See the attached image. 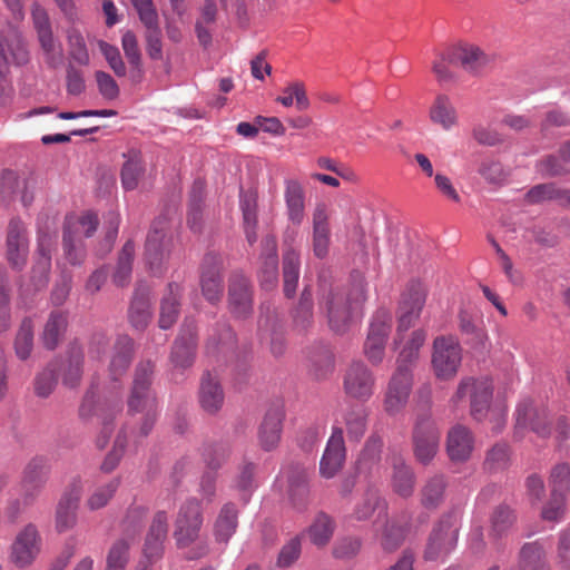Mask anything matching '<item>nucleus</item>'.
<instances>
[{"instance_id": "14", "label": "nucleus", "mask_w": 570, "mask_h": 570, "mask_svg": "<svg viewBox=\"0 0 570 570\" xmlns=\"http://www.w3.org/2000/svg\"><path fill=\"white\" fill-rule=\"evenodd\" d=\"M440 431L430 419H421L415 423L413 430V450L416 460L426 465L439 451Z\"/></svg>"}, {"instance_id": "63", "label": "nucleus", "mask_w": 570, "mask_h": 570, "mask_svg": "<svg viewBox=\"0 0 570 570\" xmlns=\"http://www.w3.org/2000/svg\"><path fill=\"white\" fill-rule=\"evenodd\" d=\"M451 47L436 55L432 70L440 82H449L454 79L451 66H458L455 59L450 58Z\"/></svg>"}, {"instance_id": "5", "label": "nucleus", "mask_w": 570, "mask_h": 570, "mask_svg": "<svg viewBox=\"0 0 570 570\" xmlns=\"http://www.w3.org/2000/svg\"><path fill=\"white\" fill-rule=\"evenodd\" d=\"M98 227V217L92 212L78 216L68 215L63 226V252L71 265H80L85 258L82 237H91Z\"/></svg>"}, {"instance_id": "15", "label": "nucleus", "mask_w": 570, "mask_h": 570, "mask_svg": "<svg viewBox=\"0 0 570 570\" xmlns=\"http://www.w3.org/2000/svg\"><path fill=\"white\" fill-rule=\"evenodd\" d=\"M40 551V535L36 525L29 523L21 529L10 550V560L19 568L30 566Z\"/></svg>"}, {"instance_id": "60", "label": "nucleus", "mask_w": 570, "mask_h": 570, "mask_svg": "<svg viewBox=\"0 0 570 570\" xmlns=\"http://www.w3.org/2000/svg\"><path fill=\"white\" fill-rule=\"evenodd\" d=\"M129 560V542L119 539L110 547L107 554V570H125Z\"/></svg>"}, {"instance_id": "50", "label": "nucleus", "mask_w": 570, "mask_h": 570, "mask_svg": "<svg viewBox=\"0 0 570 570\" xmlns=\"http://www.w3.org/2000/svg\"><path fill=\"white\" fill-rule=\"evenodd\" d=\"M368 410L361 405L352 406L345 414V425L348 438L361 440L367 428Z\"/></svg>"}, {"instance_id": "35", "label": "nucleus", "mask_w": 570, "mask_h": 570, "mask_svg": "<svg viewBox=\"0 0 570 570\" xmlns=\"http://www.w3.org/2000/svg\"><path fill=\"white\" fill-rule=\"evenodd\" d=\"M145 2V28L148 35V53L153 60H159L160 65L167 72V62L163 59L160 31L157 28V13L153 7V0H144Z\"/></svg>"}, {"instance_id": "55", "label": "nucleus", "mask_w": 570, "mask_h": 570, "mask_svg": "<svg viewBox=\"0 0 570 570\" xmlns=\"http://www.w3.org/2000/svg\"><path fill=\"white\" fill-rule=\"evenodd\" d=\"M405 534L406 529L403 525L394 520L386 521L381 534L380 544L385 552H394L403 543Z\"/></svg>"}, {"instance_id": "39", "label": "nucleus", "mask_w": 570, "mask_h": 570, "mask_svg": "<svg viewBox=\"0 0 570 570\" xmlns=\"http://www.w3.org/2000/svg\"><path fill=\"white\" fill-rule=\"evenodd\" d=\"M392 466L393 491L402 498L411 497L415 484V476L412 469L405 464L402 458H394Z\"/></svg>"}, {"instance_id": "29", "label": "nucleus", "mask_w": 570, "mask_h": 570, "mask_svg": "<svg viewBox=\"0 0 570 570\" xmlns=\"http://www.w3.org/2000/svg\"><path fill=\"white\" fill-rule=\"evenodd\" d=\"M259 281L265 289H273L278 282V257L275 237L266 236L263 239L262 266Z\"/></svg>"}, {"instance_id": "46", "label": "nucleus", "mask_w": 570, "mask_h": 570, "mask_svg": "<svg viewBox=\"0 0 570 570\" xmlns=\"http://www.w3.org/2000/svg\"><path fill=\"white\" fill-rule=\"evenodd\" d=\"M18 197L23 206L32 203L33 194L29 190L28 180H0V202L9 204Z\"/></svg>"}, {"instance_id": "20", "label": "nucleus", "mask_w": 570, "mask_h": 570, "mask_svg": "<svg viewBox=\"0 0 570 570\" xmlns=\"http://www.w3.org/2000/svg\"><path fill=\"white\" fill-rule=\"evenodd\" d=\"M167 537V513L164 511H158L153 517L145 535V560L154 563L163 558Z\"/></svg>"}, {"instance_id": "30", "label": "nucleus", "mask_w": 570, "mask_h": 570, "mask_svg": "<svg viewBox=\"0 0 570 570\" xmlns=\"http://www.w3.org/2000/svg\"><path fill=\"white\" fill-rule=\"evenodd\" d=\"M200 285L203 295L207 301L215 303L220 299L223 295V283L217 256L210 254L205 257Z\"/></svg>"}, {"instance_id": "44", "label": "nucleus", "mask_w": 570, "mask_h": 570, "mask_svg": "<svg viewBox=\"0 0 570 570\" xmlns=\"http://www.w3.org/2000/svg\"><path fill=\"white\" fill-rule=\"evenodd\" d=\"M180 287L178 284L168 285V294L163 298L160 306L159 326L167 330L174 325L178 316Z\"/></svg>"}, {"instance_id": "22", "label": "nucleus", "mask_w": 570, "mask_h": 570, "mask_svg": "<svg viewBox=\"0 0 570 570\" xmlns=\"http://www.w3.org/2000/svg\"><path fill=\"white\" fill-rule=\"evenodd\" d=\"M346 458V448L344 443L343 430L333 429L332 435L327 441L325 451L320 462V473L325 479L334 478L343 468Z\"/></svg>"}, {"instance_id": "59", "label": "nucleus", "mask_w": 570, "mask_h": 570, "mask_svg": "<svg viewBox=\"0 0 570 570\" xmlns=\"http://www.w3.org/2000/svg\"><path fill=\"white\" fill-rule=\"evenodd\" d=\"M119 488V480L114 479L94 490L87 500V507L91 511L102 509L108 504Z\"/></svg>"}, {"instance_id": "37", "label": "nucleus", "mask_w": 570, "mask_h": 570, "mask_svg": "<svg viewBox=\"0 0 570 570\" xmlns=\"http://www.w3.org/2000/svg\"><path fill=\"white\" fill-rule=\"evenodd\" d=\"M446 487L444 475L435 474L429 478L420 491L421 504L429 510L439 508L445 499Z\"/></svg>"}, {"instance_id": "7", "label": "nucleus", "mask_w": 570, "mask_h": 570, "mask_svg": "<svg viewBox=\"0 0 570 570\" xmlns=\"http://www.w3.org/2000/svg\"><path fill=\"white\" fill-rule=\"evenodd\" d=\"M118 410L119 406L116 403L100 397L95 385L87 390L79 407V416L83 421L97 417L101 423V432L96 439V444L99 449H104L109 442L112 433V421Z\"/></svg>"}, {"instance_id": "4", "label": "nucleus", "mask_w": 570, "mask_h": 570, "mask_svg": "<svg viewBox=\"0 0 570 570\" xmlns=\"http://www.w3.org/2000/svg\"><path fill=\"white\" fill-rule=\"evenodd\" d=\"M37 232V253L36 262L31 269V284L27 287L21 286L20 291L22 294L40 291L48 284L51 269V253L57 232L56 218L47 214L39 215Z\"/></svg>"}, {"instance_id": "43", "label": "nucleus", "mask_w": 570, "mask_h": 570, "mask_svg": "<svg viewBox=\"0 0 570 570\" xmlns=\"http://www.w3.org/2000/svg\"><path fill=\"white\" fill-rule=\"evenodd\" d=\"M299 254L294 249H288L283 256V279L284 294L292 297L296 291L299 277Z\"/></svg>"}, {"instance_id": "13", "label": "nucleus", "mask_w": 570, "mask_h": 570, "mask_svg": "<svg viewBox=\"0 0 570 570\" xmlns=\"http://www.w3.org/2000/svg\"><path fill=\"white\" fill-rule=\"evenodd\" d=\"M413 385L411 371L396 367L391 376L383 400L384 411L389 415L400 413L406 405Z\"/></svg>"}, {"instance_id": "57", "label": "nucleus", "mask_w": 570, "mask_h": 570, "mask_svg": "<svg viewBox=\"0 0 570 570\" xmlns=\"http://www.w3.org/2000/svg\"><path fill=\"white\" fill-rule=\"evenodd\" d=\"M276 101L282 104L284 107L295 106L298 110H306L309 107V100L307 98L305 87L303 82L295 81L289 83L283 89V95L276 98Z\"/></svg>"}, {"instance_id": "19", "label": "nucleus", "mask_w": 570, "mask_h": 570, "mask_svg": "<svg viewBox=\"0 0 570 570\" xmlns=\"http://www.w3.org/2000/svg\"><path fill=\"white\" fill-rule=\"evenodd\" d=\"M284 419L285 412L281 405H273L266 411L257 429L258 445L263 451L271 452L278 446Z\"/></svg>"}, {"instance_id": "61", "label": "nucleus", "mask_w": 570, "mask_h": 570, "mask_svg": "<svg viewBox=\"0 0 570 570\" xmlns=\"http://www.w3.org/2000/svg\"><path fill=\"white\" fill-rule=\"evenodd\" d=\"M381 504H384V502L381 500L377 490L371 488L356 504L354 517L360 521L367 520Z\"/></svg>"}, {"instance_id": "25", "label": "nucleus", "mask_w": 570, "mask_h": 570, "mask_svg": "<svg viewBox=\"0 0 570 570\" xmlns=\"http://www.w3.org/2000/svg\"><path fill=\"white\" fill-rule=\"evenodd\" d=\"M450 58L455 59L458 66L472 75L480 73L491 62L489 55L471 43L451 47Z\"/></svg>"}, {"instance_id": "16", "label": "nucleus", "mask_w": 570, "mask_h": 570, "mask_svg": "<svg viewBox=\"0 0 570 570\" xmlns=\"http://www.w3.org/2000/svg\"><path fill=\"white\" fill-rule=\"evenodd\" d=\"M197 328L194 318H186L174 343L170 360L175 367H189L195 360Z\"/></svg>"}, {"instance_id": "23", "label": "nucleus", "mask_w": 570, "mask_h": 570, "mask_svg": "<svg viewBox=\"0 0 570 570\" xmlns=\"http://www.w3.org/2000/svg\"><path fill=\"white\" fill-rule=\"evenodd\" d=\"M517 429L530 428L539 436L550 435L551 429L548 424V411L544 407L538 409L530 400L522 401L515 410Z\"/></svg>"}, {"instance_id": "10", "label": "nucleus", "mask_w": 570, "mask_h": 570, "mask_svg": "<svg viewBox=\"0 0 570 570\" xmlns=\"http://www.w3.org/2000/svg\"><path fill=\"white\" fill-rule=\"evenodd\" d=\"M392 315L386 309H379L372 318L367 337L364 343V355L373 365L382 363L385 346L391 332Z\"/></svg>"}, {"instance_id": "62", "label": "nucleus", "mask_w": 570, "mask_h": 570, "mask_svg": "<svg viewBox=\"0 0 570 570\" xmlns=\"http://www.w3.org/2000/svg\"><path fill=\"white\" fill-rule=\"evenodd\" d=\"M301 553L302 537L295 535L282 547L276 561L277 567L289 568L299 559Z\"/></svg>"}, {"instance_id": "42", "label": "nucleus", "mask_w": 570, "mask_h": 570, "mask_svg": "<svg viewBox=\"0 0 570 570\" xmlns=\"http://www.w3.org/2000/svg\"><path fill=\"white\" fill-rule=\"evenodd\" d=\"M521 570H550L546 561V551L539 542L524 543L519 553Z\"/></svg>"}, {"instance_id": "49", "label": "nucleus", "mask_w": 570, "mask_h": 570, "mask_svg": "<svg viewBox=\"0 0 570 570\" xmlns=\"http://www.w3.org/2000/svg\"><path fill=\"white\" fill-rule=\"evenodd\" d=\"M49 474L48 461L42 456L33 458L23 471L22 483L24 487L40 489Z\"/></svg>"}, {"instance_id": "48", "label": "nucleus", "mask_w": 570, "mask_h": 570, "mask_svg": "<svg viewBox=\"0 0 570 570\" xmlns=\"http://www.w3.org/2000/svg\"><path fill=\"white\" fill-rule=\"evenodd\" d=\"M293 324L298 333L306 332L313 324V298L307 288L302 292L299 302L294 309Z\"/></svg>"}, {"instance_id": "31", "label": "nucleus", "mask_w": 570, "mask_h": 570, "mask_svg": "<svg viewBox=\"0 0 570 570\" xmlns=\"http://www.w3.org/2000/svg\"><path fill=\"white\" fill-rule=\"evenodd\" d=\"M383 440L377 434H372L365 442L356 461V471L365 476L374 475L380 469Z\"/></svg>"}, {"instance_id": "1", "label": "nucleus", "mask_w": 570, "mask_h": 570, "mask_svg": "<svg viewBox=\"0 0 570 570\" xmlns=\"http://www.w3.org/2000/svg\"><path fill=\"white\" fill-rule=\"evenodd\" d=\"M365 299V277L362 273L354 272L347 287H331L324 291L320 307L326 312L331 328L336 333H344Z\"/></svg>"}, {"instance_id": "38", "label": "nucleus", "mask_w": 570, "mask_h": 570, "mask_svg": "<svg viewBox=\"0 0 570 570\" xmlns=\"http://www.w3.org/2000/svg\"><path fill=\"white\" fill-rule=\"evenodd\" d=\"M426 341V332L422 328L415 330L411 333L409 340L399 353L396 360V367L411 371L420 356V350Z\"/></svg>"}, {"instance_id": "6", "label": "nucleus", "mask_w": 570, "mask_h": 570, "mask_svg": "<svg viewBox=\"0 0 570 570\" xmlns=\"http://www.w3.org/2000/svg\"><path fill=\"white\" fill-rule=\"evenodd\" d=\"M29 51L20 32L12 26L0 30V104L8 101L11 87L6 79V70L10 63L18 66L27 63Z\"/></svg>"}, {"instance_id": "51", "label": "nucleus", "mask_w": 570, "mask_h": 570, "mask_svg": "<svg viewBox=\"0 0 570 570\" xmlns=\"http://www.w3.org/2000/svg\"><path fill=\"white\" fill-rule=\"evenodd\" d=\"M230 455V446L225 442L206 443L202 456L210 471L219 470Z\"/></svg>"}, {"instance_id": "26", "label": "nucleus", "mask_w": 570, "mask_h": 570, "mask_svg": "<svg viewBox=\"0 0 570 570\" xmlns=\"http://www.w3.org/2000/svg\"><path fill=\"white\" fill-rule=\"evenodd\" d=\"M429 119L443 131H451L460 125L458 109L451 98L444 94L438 95L432 101Z\"/></svg>"}, {"instance_id": "40", "label": "nucleus", "mask_w": 570, "mask_h": 570, "mask_svg": "<svg viewBox=\"0 0 570 570\" xmlns=\"http://www.w3.org/2000/svg\"><path fill=\"white\" fill-rule=\"evenodd\" d=\"M135 438L136 431L127 425L119 431L112 450L106 455L101 463L100 468L104 472L109 473L117 468L122 454L126 452V449L135 442Z\"/></svg>"}, {"instance_id": "52", "label": "nucleus", "mask_w": 570, "mask_h": 570, "mask_svg": "<svg viewBox=\"0 0 570 570\" xmlns=\"http://www.w3.org/2000/svg\"><path fill=\"white\" fill-rule=\"evenodd\" d=\"M550 493L567 497L570 492V465L568 463L556 464L548 480Z\"/></svg>"}, {"instance_id": "34", "label": "nucleus", "mask_w": 570, "mask_h": 570, "mask_svg": "<svg viewBox=\"0 0 570 570\" xmlns=\"http://www.w3.org/2000/svg\"><path fill=\"white\" fill-rule=\"evenodd\" d=\"M68 326V313L65 311H52L43 326L41 342L47 350H55Z\"/></svg>"}, {"instance_id": "47", "label": "nucleus", "mask_w": 570, "mask_h": 570, "mask_svg": "<svg viewBox=\"0 0 570 570\" xmlns=\"http://www.w3.org/2000/svg\"><path fill=\"white\" fill-rule=\"evenodd\" d=\"M134 254V243L128 240L120 252L116 271L112 275V282L116 286L125 287L129 285L131 279Z\"/></svg>"}, {"instance_id": "27", "label": "nucleus", "mask_w": 570, "mask_h": 570, "mask_svg": "<svg viewBox=\"0 0 570 570\" xmlns=\"http://www.w3.org/2000/svg\"><path fill=\"white\" fill-rule=\"evenodd\" d=\"M31 18L38 33L40 45L48 55L49 62L53 63L56 59L61 58V53L56 48L48 12L43 7L35 2L31 8Z\"/></svg>"}, {"instance_id": "18", "label": "nucleus", "mask_w": 570, "mask_h": 570, "mask_svg": "<svg viewBox=\"0 0 570 570\" xmlns=\"http://www.w3.org/2000/svg\"><path fill=\"white\" fill-rule=\"evenodd\" d=\"M169 239L166 236V220L156 222L148 236L145 246V262L148 261L153 275H160L164 269V261L168 253Z\"/></svg>"}, {"instance_id": "9", "label": "nucleus", "mask_w": 570, "mask_h": 570, "mask_svg": "<svg viewBox=\"0 0 570 570\" xmlns=\"http://www.w3.org/2000/svg\"><path fill=\"white\" fill-rule=\"evenodd\" d=\"M458 534V514L450 512L442 515L429 537L424 551L425 560L434 561L446 557L455 548Z\"/></svg>"}, {"instance_id": "28", "label": "nucleus", "mask_w": 570, "mask_h": 570, "mask_svg": "<svg viewBox=\"0 0 570 570\" xmlns=\"http://www.w3.org/2000/svg\"><path fill=\"white\" fill-rule=\"evenodd\" d=\"M474 449L472 432L463 425L453 426L446 438V452L451 461L465 462Z\"/></svg>"}, {"instance_id": "58", "label": "nucleus", "mask_w": 570, "mask_h": 570, "mask_svg": "<svg viewBox=\"0 0 570 570\" xmlns=\"http://www.w3.org/2000/svg\"><path fill=\"white\" fill-rule=\"evenodd\" d=\"M515 515L507 505H499L491 515L490 535L499 539L504 535L514 524Z\"/></svg>"}, {"instance_id": "2", "label": "nucleus", "mask_w": 570, "mask_h": 570, "mask_svg": "<svg viewBox=\"0 0 570 570\" xmlns=\"http://www.w3.org/2000/svg\"><path fill=\"white\" fill-rule=\"evenodd\" d=\"M204 515L202 504L188 499L178 510L174 523V539L178 549L184 550L186 560H199L209 554V542L202 537Z\"/></svg>"}, {"instance_id": "64", "label": "nucleus", "mask_w": 570, "mask_h": 570, "mask_svg": "<svg viewBox=\"0 0 570 570\" xmlns=\"http://www.w3.org/2000/svg\"><path fill=\"white\" fill-rule=\"evenodd\" d=\"M57 363L52 362L40 372L35 380V391L40 397H47L53 391L57 383Z\"/></svg>"}, {"instance_id": "56", "label": "nucleus", "mask_w": 570, "mask_h": 570, "mask_svg": "<svg viewBox=\"0 0 570 570\" xmlns=\"http://www.w3.org/2000/svg\"><path fill=\"white\" fill-rule=\"evenodd\" d=\"M33 347V323L30 317L22 320L14 341V350L17 356L27 360Z\"/></svg>"}, {"instance_id": "41", "label": "nucleus", "mask_w": 570, "mask_h": 570, "mask_svg": "<svg viewBox=\"0 0 570 570\" xmlns=\"http://www.w3.org/2000/svg\"><path fill=\"white\" fill-rule=\"evenodd\" d=\"M334 530V520L325 512H318L306 532L313 544L325 547L331 541Z\"/></svg>"}, {"instance_id": "45", "label": "nucleus", "mask_w": 570, "mask_h": 570, "mask_svg": "<svg viewBox=\"0 0 570 570\" xmlns=\"http://www.w3.org/2000/svg\"><path fill=\"white\" fill-rule=\"evenodd\" d=\"M132 355V343L128 337H120L115 346V353L110 362V375L117 380L130 365Z\"/></svg>"}, {"instance_id": "53", "label": "nucleus", "mask_w": 570, "mask_h": 570, "mask_svg": "<svg viewBox=\"0 0 570 570\" xmlns=\"http://www.w3.org/2000/svg\"><path fill=\"white\" fill-rule=\"evenodd\" d=\"M83 354L80 350L72 348L68 361L60 365L62 370V382L66 386L75 387L78 385L82 374Z\"/></svg>"}, {"instance_id": "24", "label": "nucleus", "mask_w": 570, "mask_h": 570, "mask_svg": "<svg viewBox=\"0 0 570 570\" xmlns=\"http://www.w3.org/2000/svg\"><path fill=\"white\" fill-rule=\"evenodd\" d=\"M330 215L325 204L320 203L313 212L312 248L317 258H325L331 245Z\"/></svg>"}, {"instance_id": "3", "label": "nucleus", "mask_w": 570, "mask_h": 570, "mask_svg": "<svg viewBox=\"0 0 570 570\" xmlns=\"http://www.w3.org/2000/svg\"><path fill=\"white\" fill-rule=\"evenodd\" d=\"M470 396V412L474 420L484 421L489 415L494 420V430H500L505 423V409L503 406L491 407L493 384L489 379L465 377L461 380L458 389L451 397L453 406Z\"/></svg>"}, {"instance_id": "8", "label": "nucleus", "mask_w": 570, "mask_h": 570, "mask_svg": "<svg viewBox=\"0 0 570 570\" xmlns=\"http://www.w3.org/2000/svg\"><path fill=\"white\" fill-rule=\"evenodd\" d=\"M462 362V348L452 335H441L434 338L432 345V370L435 376L443 381L452 380Z\"/></svg>"}, {"instance_id": "21", "label": "nucleus", "mask_w": 570, "mask_h": 570, "mask_svg": "<svg viewBox=\"0 0 570 570\" xmlns=\"http://www.w3.org/2000/svg\"><path fill=\"white\" fill-rule=\"evenodd\" d=\"M81 492L80 480H75L62 494L56 510V529L58 532H66L76 525Z\"/></svg>"}, {"instance_id": "36", "label": "nucleus", "mask_w": 570, "mask_h": 570, "mask_svg": "<svg viewBox=\"0 0 570 570\" xmlns=\"http://www.w3.org/2000/svg\"><path fill=\"white\" fill-rule=\"evenodd\" d=\"M199 401L202 407L210 414L218 412L224 403V393L216 381L209 373L204 374L200 382Z\"/></svg>"}, {"instance_id": "11", "label": "nucleus", "mask_w": 570, "mask_h": 570, "mask_svg": "<svg viewBox=\"0 0 570 570\" xmlns=\"http://www.w3.org/2000/svg\"><path fill=\"white\" fill-rule=\"evenodd\" d=\"M343 390L350 399L367 402L375 392V376L362 361H353L345 370Z\"/></svg>"}, {"instance_id": "12", "label": "nucleus", "mask_w": 570, "mask_h": 570, "mask_svg": "<svg viewBox=\"0 0 570 570\" xmlns=\"http://www.w3.org/2000/svg\"><path fill=\"white\" fill-rule=\"evenodd\" d=\"M426 299V287L419 281H411L402 292L399 303L397 337L407 331L420 317Z\"/></svg>"}, {"instance_id": "33", "label": "nucleus", "mask_w": 570, "mask_h": 570, "mask_svg": "<svg viewBox=\"0 0 570 570\" xmlns=\"http://www.w3.org/2000/svg\"><path fill=\"white\" fill-rule=\"evenodd\" d=\"M238 527V510L234 503H225L214 522L213 533L219 543H227Z\"/></svg>"}, {"instance_id": "54", "label": "nucleus", "mask_w": 570, "mask_h": 570, "mask_svg": "<svg viewBox=\"0 0 570 570\" xmlns=\"http://www.w3.org/2000/svg\"><path fill=\"white\" fill-rule=\"evenodd\" d=\"M286 203L289 218L299 224L304 216V195L297 180H289L286 189Z\"/></svg>"}, {"instance_id": "32", "label": "nucleus", "mask_w": 570, "mask_h": 570, "mask_svg": "<svg viewBox=\"0 0 570 570\" xmlns=\"http://www.w3.org/2000/svg\"><path fill=\"white\" fill-rule=\"evenodd\" d=\"M252 291L249 282L242 275H235L229 284V305L237 316H246L252 311Z\"/></svg>"}, {"instance_id": "17", "label": "nucleus", "mask_w": 570, "mask_h": 570, "mask_svg": "<svg viewBox=\"0 0 570 570\" xmlns=\"http://www.w3.org/2000/svg\"><path fill=\"white\" fill-rule=\"evenodd\" d=\"M29 254V238L24 224L19 218L9 223L7 235V258L11 267L22 269Z\"/></svg>"}]
</instances>
